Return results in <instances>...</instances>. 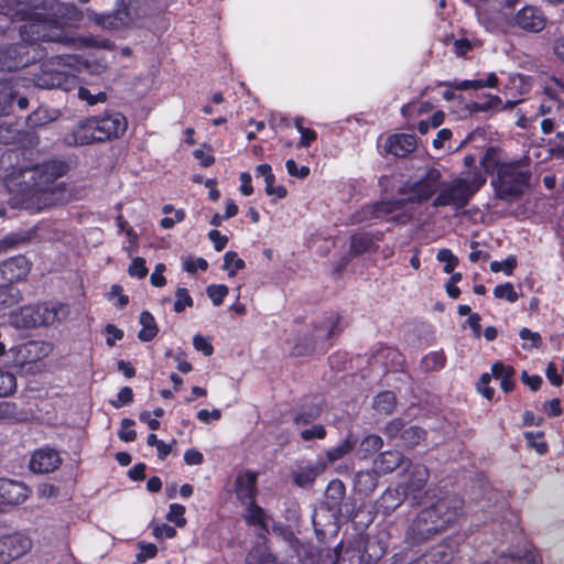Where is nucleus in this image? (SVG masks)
I'll use <instances>...</instances> for the list:
<instances>
[{"label": "nucleus", "mask_w": 564, "mask_h": 564, "mask_svg": "<svg viewBox=\"0 0 564 564\" xmlns=\"http://www.w3.org/2000/svg\"><path fill=\"white\" fill-rule=\"evenodd\" d=\"M31 489L22 481L0 478V505L3 506H18L23 503Z\"/></svg>", "instance_id": "dca6fc26"}, {"label": "nucleus", "mask_w": 564, "mask_h": 564, "mask_svg": "<svg viewBox=\"0 0 564 564\" xmlns=\"http://www.w3.org/2000/svg\"><path fill=\"white\" fill-rule=\"evenodd\" d=\"M63 143L67 147H84L100 143L94 117L80 120L70 131L63 137Z\"/></svg>", "instance_id": "f8f14e48"}, {"label": "nucleus", "mask_w": 564, "mask_h": 564, "mask_svg": "<svg viewBox=\"0 0 564 564\" xmlns=\"http://www.w3.org/2000/svg\"><path fill=\"white\" fill-rule=\"evenodd\" d=\"M257 476V473L251 470H246L237 475L234 487L236 498L241 505L256 500L258 494Z\"/></svg>", "instance_id": "6ab92c4d"}, {"label": "nucleus", "mask_w": 564, "mask_h": 564, "mask_svg": "<svg viewBox=\"0 0 564 564\" xmlns=\"http://www.w3.org/2000/svg\"><path fill=\"white\" fill-rule=\"evenodd\" d=\"M185 507L180 503H171L169 507V512L166 514V519L170 522H173L176 527L183 528L186 524Z\"/></svg>", "instance_id": "5fc2aeb1"}, {"label": "nucleus", "mask_w": 564, "mask_h": 564, "mask_svg": "<svg viewBox=\"0 0 564 564\" xmlns=\"http://www.w3.org/2000/svg\"><path fill=\"white\" fill-rule=\"evenodd\" d=\"M517 264L516 257L509 256L502 261H492L490 263V270L495 273L503 272L506 275H512Z\"/></svg>", "instance_id": "4d7b16f0"}, {"label": "nucleus", "mask_w": 564, "mask_h": 564, "mask_svg": "<svg viewBox=\"0 0 564 564\" xmlns=\"http://www.w3.org/2000/svg\"><path fill=\"white\" fill-rule=\"evenodd\" d=\"M31 270V262L25 256L11 257L0 263V283L14 284L24 280Z\"/></svg>", "instance_id": "4468645a"}, {"label": "nucleus", "mask_w": 564, "mask_h": 564, "mask_svg": "<svg viewBox=\"0 0 564 564\" xmlns=\"http://www.w3.org/2000/svg\"><path fill=\"white\" fill-rule=\"evenodd\" d=\"M344 330L343 316L337 312H329L313 323V332L304 343H296L292 354L295 356H308L315 351L317 339L329 340Z\"/></svg>", "instance_id": "39448f33"}, {"label": "nucleus", "mask_w": 564, "mask_h": 564, "mask_svg": "<svg viewBox=\"0 0 564 564\" xmlns=\"http://www.w3.org/2000/svg\"><path fill=\"white\" fill-rule=\"evenodd\" d=\"M484 172L491 175V186L496 198L506 203L519 200L531 182V160L523 156L517 160H500L495 150L488 148L481 158Z\"/></svg>", "instance_id": "f03ea898"}, {"label": "nucleus", "mask_w": 564, "mask_h": 564, "mask_svg": "<svg viewBox=\"0 0 564 564\" xmlns=\"http://www.w3.org/2000/svg\"><path fill=\"white\" fill-rule=\"evenodd\" d=\"M436 259L444 263L443 271L447 274L452 273L458 265V258L454 256L449 249H441L436 254Z\"/></svg>", "instance_id": "864d4df0"}, {"label": "nucleus", "mask_w": 564, "mask_h": 564, "mask_svg": "<svg viewBox=\"0 0 564 564\" xmlns=\"http://www.w3.org/2000/svg\"><path fill=\"white\" fill-rule=\"evenodd\" d=\"M21 299L22 294L17 285L0 283V312L17 305Z\"/></svg>", "instance_id": "c9c22d12"}, {"label": "nucleus", "mask_w": 564, "mask_h": 564, "mask_svg": "<svg viewBox=\"0 0 564 564\" xmlns=\"http://www.w3.org/2000/svg\"><path fill=\"white\" fill-rule=\"evenodd\" d=\"M78 98L86 101L89 106H95L99 102H105L107 100V94L105 91L91 94L88 88L80 86L78 88Z\"/></svg>", "instance_id": "052dcab7"}, {"label": "nucleus", "mask_w": 564, "mask_h": 564, "mask_svg": "<svg viewBox=\"0 0 564 564\" xmlns=\"http://www.w3.org/2000/svg\"><path fill=\"white\" fill-rule=\"evenodd\" d=\"M441 185V172L435 167H431L420 180L409 185L408 187H401L399 193L409 194V196L404 198L406 204H423L431 199L440 191Z\"/></svg>", "instance_id": "0eeeda50"}, {"label": "nucleus", "mask_w": 564, "mask_h": 564, "mask_svg": "<svg viewBox=\"0 0 564 564\" xmlns=\"http://www.w3.org/2000/svg\"><path fill=\"white\" fill-rule=\"evenodd\" d=\"M229 289L225 284H210L206 289V294L215 306L223 304L225 297L228 295Z\"/></svg>", "instance_id": "8fccbe9b"}, {"label": "nucleus", "mask_w": 564, "mask_h": 564, "mask_svg": "<svg viewBox=\"0 0 564 564\" xmlns=\"http://www.w3.org/2000/svg\"><path fill=\"white\" fill-rule=\"evenodd\" d=\"M128 273L132 278L144 279L149 273L144 258L135 257L132 259Z\"/></svg>", "instance_id": "680f3d73"}, {"label": "nucleus", "mask_w": 564, "mask_h": 564, "mask_svg": "<svg viewBox=\"0 0 564 564\" xmlns=\"http://www.w3.org/2000/svg\"><path fill=\"white\" fill-rule=\"evenodd\" d=\"M405 426V422L401 417L389 421L382 429V433L389 440L400 438Z\"/></svg>", "instance_id": "de8ad7c7"}, {"label": "nucleus", "mask_w": 564, "mask_h": 564, "mask_svg": "<svg viewBox=\"0 0 564 564\" xmlns=\"http://www.w3.org/2000/svg\"><path fill=\"white\" fill-rule=\"evenodd\" d=\"M165 357H173L177 362V370L182 373H188L193 370L192 364L186 360V352L183 349H178L177 351H173L172 349H167L165 351Z\"/></svg>", "instance_id": "bf43d9fd"}, {"label": "nucleus", "mask_w": 564, "mask_h": 564, "mask_svg": "<svg viewBox=\"0 0 564 564\" xmlns=\"http://www.w3.org/2000/svg\"><path fill=\"white\" fill-rule=\"evenodd\" d=\"M317 476L316 467L307 466L301 468L293 476V480L297 486L304 487L314 482Z\"/></svg>", "instance_id": "3c124183"}, {"label": "nucleus", "mask_w": 564, "mask_h": 564, "mask_svg": "<svg viewBox=\"0 0 564 564\" xmlns=\"http://www.w3.org/2000/svg\"><path fill=\"white\" fill-rule=\"evenodd\" d=\"M14 17L25 23L20 26V36L30 44L36 42H52L61 40V30L55 28L51 21L42 19L39 13H34L30 8L17 2Z\"/></svg>", "instance_id": "7ed1b4c3"}, {"label": "nucleus", "mask_w": 564, "mask_h": 564, "mask_svg": "<svg viewBox=\"0 0 564 564\" xmlns=\"http://www.w3.org/2000/svg\"><path fill=\"white\" fill-rule=\"evenodd\" d=\"M31 181L34 186H44L47 188H54L55 180H50V174L44 171V166L37 164L32 170Z\"/></svg>", "instance_id": "a18cd8bd"}, {"label": "nucleus", "mask_w": 564, "mask_h": 564, "mask_svg": "<svg viewBox=\"0 0 564 564\" xmlns=\"http://www.w3.org/2000/svg\"><path fill=\"white\" fill-rule=\"evenodd\" d=\"M323 412L321 402L302 401L292 410L293 423L297 426L307 425L317 420Z\"/></svg>", "instance_id": "b1692460"}, {"label": "nucleus", "mask_w": 564, "mask_h": 564, "mask_svg": "<svg viewBox=\"0 0 564 564\" xmlns=\"http://www.w3.org/2000/svg\"><path fill=\"white\" fill-rule=\"evenodd\" d=\"M62 56H56L55 59L45 61L40 66V72L34 74L35 86L44 89L59 88L62 90H72L77 84V77L69 72L61 70Z\"/></svg>", "instance_id": "423d86ee"}, {"label": "nucleus", "mask_w": 564, "mask_h": 564, "mask_svg": "<svg viewBox=\"0 0 564 564\" xmlns=\"http://www.w3.org/2000/svg\"><path fill=\"white\" fill-rule=\"evenodd\" d=\"M346 496V487L339 479H333L328 482L325 491V503L329 510H340L341 502Z\"/></svg>", "instance_id": "c756f323"}, {"label": "nucleus", "mask_w": 564, "mask_h": 564, "mask_svg": "<svg viewBox=\"0 0 564 564\" xmlns=\"http://www.w3.org/2000/svg\"><path fill=\"white\" fill-rule=\"evenodd\" d=\"M471 199V191L467 186V178L456 177L448 183H442L437 196L433 199V207L454 206L455 209L465 208Z\"/></svg>", "instance_id": "6e6552de"}, {"label": "nucleus", "mask_w": 564, "mask_h": 564, "mask_svg": "<svg viewBox=\"0 0 564 564\" xmlns=\"http://www.w3.org/2000/svg\"><path fill=\"white\" fill-rule=\"evenodd\" d=\"M326 435L327 431L323 424H313L310 429L303 430L300 434L301 438L305 442L324 440Z\"/></svg>", "instance_id": "e2e57ef3"}, {"label": "nucleus", "mask_w": 564, "mask_h": 564, "mask_svg": "<svg viewBox=\"0 0 564 564\" xmlns=\"http://www.w3.org/2000/svg\"><path fill=\"white\" fill-rule=\"evenodd\" d=\"M61 464L62 458L57 451L40 448L32 454L29 467L35 474H48L56 470Z\"/></svg>", "instance_id": "f3484780"}, {"label": "nucleus", "mask_w": 564, "mask_h": 564, "mask_svg": "<svg viewBox=\"0 0 564 564\" xmlns=\"http://www.w3.org/2000/svg\"><path fill=\"white\" fill-rule=\"evenodd\" d=\"M20 67L21 64L12 54L11 48H0V82L8 78L7 74L18 70Z\"/></svg>", "instance_id": "4c0bfd02"}, {"label": "nucleus", "mask_w": 564, "mask_h": 564, "mask_svg": "<svg viewBox=\"0 0 564 564\" xmlns=\"http://www.w3.org/2000/svg\"><path fill=\"white\" fill-rule=\"evenodd\" d=\"M356 438L349 434L339 445L327 451L326 457L329 462H336L349 454L356 446Z\"/></svg>", "instance_id": "ea45409f"}, {"label": "nucleus", "mask_w": 564, "mask_h": 564, "mask_svg": "<svg viewBox=\"0 0 564 564\" xmlns=\"http://www.w3.org/2000/svg\"><path fill=\"white\" fill-rule=\"evenodd\" d=\"M375 466L383 474H389L401 467L409 469L411 459L406 458L400 451L390 449L378 455L375 459Z\"/></svg>", "instance_id": "5701e85b"}, {"label": "nucleus", "mask_w": 564, "mask_h": 564, "mask_svg": "<svg viewBox=\"0 0 564 564\" xmlns=\"http://www.w3.org/2000/svg\"><path fill=\"white\" fill-rule=\"evenodd\" d=\"M490 375L485 372L480 376L476 384L477 391L489 401H491L495 395V389L490 387Z\"/></svg>", "instance_id": "338daca9"}, {"label": "nucleus", "mask_w": 564, "mask_h": 564, "mask_svg": "<svg viewBox=\"0 0 564 564\" xmlns=\"http://www.w3.org/2000/svg\"><path fill=\"white\" fill-rule=\"evenodd\" d=\"M404 470L409 471V478L404 484L400 485L408 496L413 495L415 497L416 494L424 490L430 478V470L425 465L413 464L412 462L410 468Z\"/></svg>", "instance_id": "aec40b11"}, {"label": "nucleus", "mask_w": 564, "mask_h": 564, "mask_svg": "<svg viewBox=\"0 0 564 564\" xmlns=\"http://www.w3.org/2000/svg\"><path fill=\"white\" fill-rule=\"evenodd\" d=\"M285 167H286L289 175L301 178V180L306 178L311 173V170L308 166H306V165L299 166L297 163L293 159L286 160Z\"/></svg>", "instance_id": "774afa93"}, {"label": "nucleus", "mask_w": 564, "mask_h": 564, "mask_svg": "<svg viewBox=\"0 0 564 564\" xmlns=\"http://www.w3.org/2000/svg\"><path fill=\"white\" fill-rule=\"evenodd\" d=\"M246 513L243 516L246 522L251 527H259L261 530L268 531V514L264 509L257 505L256 500L245 503Z\"/></svg>", "instance_id": "7c9ffc66"}, {"label": "nucleus", "mask_w": 564, "mask_h": 564, "mask_svg": "<svg viewBox=\"0 0 564 564\" xmlns=\"http://www.w3.org/2000/svg\"><path fill=\"white\" fill-rule=\"evenodd\" d=\"M132 402H133V391L128 386L120 389V391L117 393V398L115 400L109 401V403L115 409H120L124 405L131 404Z\"/></svg>", "instance_id": "0e129e2a"}, {"label": "nucleus", "mask_w": 564, "mask_h": 564, "mask_svg": "<svg viewBox=\"0 0 564 564\" xmlns=\"http://www.w3.org/2000/svg\"><path fill=\"white\" fill-rule=\"evenodd\" d=\"M464 513V500L444 495L421 508L409 521L404 539L411 546L423 545L457 525Z\"/></svg>", "instance_id": "f257e3e1"}, {"label": "nucleus", "mask_w": 564, "mask_h": 564, "mask_svg": "<svg viewBox=\"0 0 564 564\" xmlns=\"http://www.w3.org/2000/svg\"><path fill=\"white\" fill-rule=\"evenodd\" d=\"M416 149V138L414 134L395 133L386 139L383 150L387 154L397 158H406Z\"/></svg>", "instance_id": "a211bd4d"}, {"label": "nucleus", "mask_w": 564, "mask_h": 564, "mask_svg": "<svg viewBox=\"0 0 564 564\" xmlns=\"http://www.w3.org/2000/svg\"><path fill=\"white\" fill-rule=\"evenodd\" d=\"M467 108L471 113L497 112L505 109L501 98L497 95H487L485 100L471 101Z\"/></svg>", "instance_id": "473e14b6"}, {"label": "nucleus", "mask_w": 564, "mask_h": 564, "mask_svg": "<svg viewBox=\"0 0 564 564\" xmlns=\"http://www.w3.org/2000/svg\"><path fill=\"white\" fill-rule=\"evenodd\" d=\"M17 97V85L12 77L0 82V116H7L11 112Z\"/></svg>", "instance_id": "bb28decb"}, {"label": "nucleus", "mask_w": 564, "mask_h": 564, "mask_svg": "<svg viewBox=\"0 0 564 564\" xmlns=\"http://www.w3.org/2000/svg\"><path fill=\"white\" fill-rule=\"evenodd\" d=\"M406 203L403 198L380 200L373 204L365 205L358 213L357 221H368L372 219H384L394 213L401 212Z\"/></svg>", "instance_id": "ddd939ff"}, {"label": "nucleus", "mask_w": 564, "mask_h": 564, "mask_svg": "<svg viewBox=\"0 0 564 564\" xmlns=\"http://www.w3.org/2000/svg\"><path fill=\"white\" fill-rule=\"evenodd\" d=\"M176 300L174 302V312L182 313L186 307H192L194 301L185 288H177L175 292Z\"/></svg>", "instance_id": "6e6d98bb"}, {"label": "nucleus", "mask_w": 564, "mask_h": 564, "mask_svg": "<svg viewBox=\"0 0 564 564\" xmlns=\"http://www.w3.org/2000/svg\"><path fill=\"white\" fill-rule=\"evenodd\" d=\"M121 429L118 432V436L123 442H133L137 438V432L131 427L135 424L132 419L124 417L121 420Z\"/></svg>", "instance_id": "69168bd1"}, {"label": "nucleus", "mask_w": 564, "mask_h": 564, "mask_svg": "<svg viewBox=\"0 0 564 564\" xmlns=\"http://www.w3.org/2000/svg\"><path fill=\"white\" fill-rule=\"evenodd\" d=\"M64 310L63 305L50 306L46 303L25 305L10 315L11 324L17 328L30 329L43 325H52L61 321L59 312Z\"/></svg>", "instance_id": "20e7f679"}, {"label": "nucleus", "mask_w": 564, "mask_h": 564, "mask_svg": "<svg viewBox=\"0 0 564 564\" xmlns=\"http://www.w3.org/2000/svg\"><path fill=\"white\" fill-rule=\"evenodd\" d=\"M93 117L100 143L120 139L128 129V119L120 111L107 109L100 115Z\"/></svg>", "instance_id": "1a4fd4ad"}, {"label": "nucleus", "mask_w": 564, "mask_h": 564, "mask_svg": "<svg viewBox=\"0 0 564 564\" xmlns=\"http://www.w3.org/2000/svg\"><path fill=\"white\" fill-rule=\"evenodd\" d=\"M137 546L139 552L135 558L139 563H144L147 560L154 558L158 555V546L153 543L140 541Z\"/></svg>", "instance_id": "13d9d810"}, {"label": "nucleus", "mask_w": 564, "mask_h": 564, "mask_svg": "<svg viewBox=\"0 0 564 564\" xmlns=\"http://www.w3.org/2000/svg\"><path fill=\"white\" fill-rule=\"evenodd\" d=\"M455 550L447 540L432 546L420 555L415 564H449L454 560Z\"/></svg>", "instance_id": "412c9836"}, {"label": "nucleus", "mask_w": 564, "mask_h": 564, "mask_svg": "<svg viewBox=\"0 0 564 564\" xmlns=\"http://www.w3.org/2000/svg\"><path fill=\"white\" fill-rule=\"evenodd\" d=\"M446 365V355L443 350L431 351L420 361V368L424 372L440 371Z\"/></svg>", "instance_id": "e433bc0d"}, {"label": "nucleus", "mask_w": 564, "mask_h": 564, "mask_svg": "<svg viewBox=\"0 0 564 564\" xmlns=\"http://www.w3.org/2000/svg\"><path fill=\"white\" fill-rule=\"evenodd\" d=\"M55 191L44 186H34L22 195L21 207L31 214H37L54 205Z\"/></svg>", "instance_id": "9b49d317"}, {"label": "nucleus", "mask_w": 564, "mask_h": 564, "mask_svg": "<svg viewBox=\"0 0 564 564\" xmlns=\"http://www.w3.org/2000/svg\"><path fill=\"white\" fill-rule=\"evenodd\" d=\"M43 343L31 340L25 343L19 350V352L24 357L25 361L33 362L36 359L45 356L46 352L43 351Z\"/></svg>", "instance_id": "79ce46f5"}, {"label": "nucleus", "mask_w": 564, "mask_h": 564, "mask_svg": "<svg viewBox=\"0 0 564 564\" xmlns=\"http://www.w3.org/2000/svg\"><path fill=\"white\" fill-rule=\"evenodd\" d=\"M378 473L375 469L357 471L354 478L355 490L365 496L372 494L378 486Z\"/></svg>", "instance_id": "cd10ccee"}, {"label": "nucleus", "mask_w": 564, "mask_h": 564, "mask_svg": "<svg viewBox=\"0 0 564 564\" xmlns=\"http://www.w3.org/2000/svg\"><path fill=\"white\" fill-rule=\"evenodd\" d=\"M406 497V491L401 485L388 487L377 500V510L383 516H390L404 502Z\"/></svg>", "instance_id": "4be33fe9"}, {"label": "nucleus", "mask_w": 564, "mask_h": 564, "mask_svg": "<svg viewBox=\"0 0 564 564\" xmlns=\"http://www.w3.org/2000/svg\"><path fill=\"white\" fill-rule=\"evenodd\" d=\"M44 166V171L50 174V180H57L66 175L70 169L68 162L59 159H53L41 163Z\"/></svg>", "instance_id": "a19ab883"}, {"label": "nucleus", "mask_w": 564, "mask_h": 564, "mask_svg": "<svg viewBox=\"0 0 564 564\" xmlns=\"http://www.w3.org/2000/svg\"><path fill=\"white\" fill-rule=\"evenodd\" d=\"M388 551V543L377 535H367L364 541L361 558L368 564L377 563Z\"/></svg>", "instance_id": "a878e982"}, {"label": "nucleus", "mask_w": 564, "mask_h": 564, "mask_svg": "<svg viewBox=\"0 0 564 564\" xmlns=\"http://www.w3.org/2000/svg\"><path fill=\"white\" fill-rule=\"evenodd\" d=\"M383 446L381 436L377 434L366 435L359 444V454L361 458L373 456Z\"/></svg>", "instance_id": "58836bf2"}, {"label": "nucleus", "mask_w": 564, "mask_h": 564, "mask_svg": "<svg viewBox=\"0 0 564 564\" xmlns=\"http://www.w3.org/2000/svg\"><path fill=\"white\" fill-rule=\"evenodd\" d=\"M131 0H117L116 9L107 14H97L95 22L107 30H121L131 22Z\"/></svg>", "instance_id": "2eb2a0df"}, {"label": "nucleus", "mask_w": 564, "mask_h": 564, "mask_svg": "<svg viewBox=\"0 0 564 564\" xmlns=\"http://www.w3.org/2000/svg\"><path fill=\"white\" fill-rule=\"evenodd\" d=\"M508 25L524 33H539L546 26L543 11L534 6H524L509 20Z\"/></svg>", "instance_id": "9d476101"}, {"label": "nucleus", "mask_w": 564, "mask_h": 564, "mask_svg": "<svg viewBox=\"0 0 564 564\" xmlns=\"http://www.w3.org/2000/svg\"><path fill=\"white\" fill-rule=\"evenodd\" d=\"M494 295L497 299H505L509 303H514L519 299V295L516 292L513 284L510 282L496 285L494 289Z\"/></svg>", "instance_id": "603ef678"}, {"label": "nucleus", "mask_w": 564, "mask_h": 564, "mask_svg": "<svg viewBox=\"0 0 564 564\" xmlns=\"http://www.w3.org/2000/svg\"><path fill=\"white\" fill-rule=\"evenodd\" d=\"M139 322L142 327L138 333V338L144 343L151 341L159 333L154 316L149 311H143Z\"/></svg>", "instance_id": "72a5a7b5"}, {"label": "nucleus", "mask_w": 564, "mask_h": 564, "mask_svg": "<svg viewBox=\"0 0 564 564\" xmlns=\"http://www.w3.org/2000/svg\"><path fill=\"white\" fill-rule=\"evenodd\" d=\"M426 431L420 426L411 425L403 429L400 437V445L405 448H414L426 438Z\"/></svg>", "instance_id": "f704fd0d"}, {"label": "nucleus", "mask_w": 564, "mask_h": 564, "mask_svg": "<svg viewBox=\"0 0 564 564\" xmlns=\"http://www.w3.org/2000/svg\"><path fill=\"white\" fill-rule=\"evenodd\" d=\"M20 140V131L15 124L2 123L0 124V143L14 144Z\"/></svg>", "instance_id": "09e8293b"}, {"label": "nucleus", "mask_w": 564, "mask_h": 564, "mask_svg": "<svg viewBox=\"0 0 564 564\" xmlns=\"http://www.w3.org/2000/svg\"><path fill=\"white\" fill-rule=\"evenodd\" d=\"M17 390V378L13 373L0 368V398L13 394Z\"/></svg>", "instance_id": "c03bdc74"}, {"label": "nucleus", "mask_w": 564, "mask_h": 564, "mask_svg": "<svg viewBox=\"0 0 564 564\" xmlns=\"http://www.w3.org/2000/svg\"><path fill=\"white\" fill-rule=\"evenodd\" d=\"M0 543L13 560L23 556L32 546V541L18 532L1 536Z\"/></svg>", "instance_id": "393cba45"}, {"label": "nucleus", "mask_w": 564, "mask_h": 564, "mask_svg": "<svg viewBox=\"0 0 564 564\" xmlns=\"http://www.w3.org/2000/svg\"><path fill=\"white\" fill-rule=\"evenodd\" d=\"M524 438L528 443V445L532 448L535 449V452L539 454V455H544L547 453L549 451V445L545 441H536L535 438L536 437H543L544 436V433L542 431H539V432H532V431H528V432H524Z\"/></svg>", "instance_id": "49530a36"}, {"label": "nucleus", "mask_w": 564, "mask_h": 564, "mask_svg": "<svg viewBox=\"0 0 564 564\" xmlns=\"http://www.w3.org/2000/svg\"><path fill=\"white\" fill-rule=\"evenodd\" d=\"M372 408L380 414H392L397 408L395 393L390 390L379 392L373 398Z\"/></svg>", "instance_id": "2f4dec72"}, {"label": "nucleus", "mask_w": 564, "mask_h": 564, "mask_svg": "<svg viewBox=\"0 0 564 564\" xmlns=\"http://www.w3.org/2000/svg\"><path fill=\"white\" fill-rule=\"evenodd\" d=\"M246 267L245 261L239 258L236 251H227L224 256L223 269L228 272L229 276H235L239 270Z\"/></svg>", "instance_id": "37998d69"}, {"label": "nucleus", "mask_w": 564, "mask_h": 564, "mask_svg": "<svg viewBox=\"0 0 564 564\" xmlns=\"http://www.w3.org/2000/svg\"><path fill=\"white\" fill-rule=\"evenodd\" d=\"M375 247V238L371 232H356L350 236L349 253L351 257H359L369 252Z\"/></svg>", "instance_id": "c85d7f7f"}]
</instances>
